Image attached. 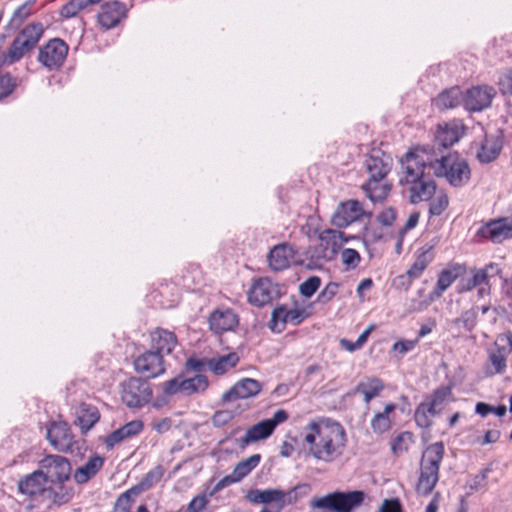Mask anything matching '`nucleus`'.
Wrapping results in <instances>:
<instances>
[{"label": "nucleus", "instance_id": "1", "mask_svg": "<svg viewBox=\"0 0 512 512\" xmlns=\"http://www.w3.org/2000/svg\"><path fill=\"white\" fill-rule=\"evenodd\" d=\"M303 444L308 456L318 462L333 463L346 446L345 430L336 421H312L304 428Z\"/></svg>", "mask_w": 512, "mask_h": 512}, {"label": "nucleus", "instance_id": "2", "mask_svg": "<svg viewBox=\"0 0 512 512\" xmlns=\"http://www.w3.org/2000/svg\"><path fill=\"white\" fill-rule=\"evenodd\" d=\"M425 155L418 151V146L408 150L399 160V184L409 193V202L417 204L432 199L436 193V183L425 174Z\"/></svg>", "mask_w": 512, "mask_h": 512}, {"label": "nucleus", "instance_id": "3", "mask_svg": "<svg viewBox=\"0 0 512 512\" xmlns=\"http://www.w3.org/2000/svg\"><path fill=\"white\" fill-rule=\"evenodd\" d=\"M418 151L425 155L424 160L433 175L444 178L451 186L460 188L470 180V167L457 153L436 149L434 145H420Z\"/></svg>", "mask_w": 512, "mask_h": 512}, {"label": "nucleus", "instance_id": "4", "mask_svg": "<svg viewBox=\"0 0 512 512\" xmlns=\"http://www.w3.org/2000/svg\"><path fill=\"white\" fill-rule=\"evenodd\" d=\"M368 180L362 185L366 196L372 202H382L391 190V184L386 180L392 168V158L380 149H373L365 160Z\"/></svg>", "mask_w": 512, "mask_h": 512}, {"label": "nucleus", "instance_id": "5", "mask_svg": "<svg viewBox=\"0 0 512 512\" xmlns=\"http://www.w3.org/2000/svg\"><path fill=\"white\" fill-rule=\"evenodd\" d=\"M444 456V444L436 442L429 445L422 454L420 475L416 485L419 494L428 495L439 480V468Z\"/></svg>", "mask_w": 512, "mask_h": 512}, {"label": "nucleus", "instance_id": "6", "mask_svg": "<svg viewBox=\"0 0 512 512\" xmlns=\"http://www.w3.org/2000/svg\"><path fill=\"white\" fill-rule=\"evenodd\" d=\"M450 401H452L450 387L436 389L416 408L414 414L416 424L421 428L431 427L432 418L439 415Z\"/></svg>", "mask_w": 512, "mask_h": 512}, {"label": "nucleus", "instance_id": "7", "mask_svg": "<svg viewBox=\"0 0 512 512\" xmlns=\"http://www.w3.org/2000/svg\"><path fill=\"white\" fill-rule=\"evenodd\" d=\"M363 491L334 492L320 498H315L311 506L318 509L331 510L334 512H351L359 507L364 501Z\"/></svg>", "mask_w": 512, "mask_h": 512}, {"label": "nucleus", "instance_id": "8", "mask_svg": "<svg viewBox=\"0 0 512 512\" xmlns=\"http://www.w3.org/2000/svg\"><path fill=\"white\" fill-rule=\"evenodd\" d=\"M120 387L121 400L130 409H141L152 400L153 389L145 379L130 377Z\"/></svg>", "mask_w": 512, "mask_h": 512}, {"label": "nucleus", "instance_id": "9", "mask_svg": "<svg viewBox=\"0 0 512 512\" xmlns=\"http://www.w3.org/2000/svg\"><path fill=\"white\" fill-rule=\"evenodd\" d=\"M308 488L307 485H299L285 492L281 489L250 490L247 499L255 504H271L279 512L284 506L296 502L299 498V491Z\"/></svg>", "mask_w": 512, "mask_h": 512}, {"label": "nucleus", "instance_id": "10", "mask_svg": "<svg viewBox=\"0 0 512 512\" xmlns=\"http://www.w3.org/2000/svg\"><path fill=\"white\" fill-rule=\"evenodd\" d=\"M42 34L43 26L40 23H32L24 27L9 47L5 61L9 64H13L20 60L37 45Z\"/></svg>", "mask_w": 512, "mask_h": 512}, {"label": "nucleus", "instance_id": "11", "mask_svg": "<svg viewBox=\"0 0 512 512\" xmlns=\"http://www.w3.org/2000/svg\"><path fill=\"white\" fill-rule=\"evenodd\" d=\"M38 466L47 482L52 485L62 484L70 479L72 467L64 456L46 455L39 461Z\"/></svg>", "mask_w": 512, "mask_h": 512}, {"label": "nucleus", "instance_id": "12", "mask_svg": "<svg viewBox=\"0 0 512 512\" xmlns=\"http://www.w3.org/2000/svg\"><path fill=\"white\" fill-rule=\"evenodd\" d=\"M134 370L145 380L154 379L162 375L165 370V361L156 351L150 349L134 358Z\"/></svg>", "mask_w": 512, "mask_h": 512}, {"label": "nucleus", "instance_id": "13", "mask_svg": "<svg viewBox=\"0 0 512 512\" xmlns=\"http://www.w3.org/2000/svg\"><path fill=\"white\" fill-rule=\"evenodd\" d=\"M495 95L496 91L493 87L479 85L468 89L465 95H463L462 101L466 110L470 112H480L491 106Z\"/></svg>", "mask_w": 512, "mask_h": 512}, {"label": "nucleus", "instance_id": "14", "mask_svg": "<svg viewBox=\"0 0 512 512\" xmlns=\"http://www.w3.org/2000/svg\"><path fill=\"white\" fill-rule=\"evenodd\" d=\"M67 53V44L59 38H54L40 48L38 61L49 69L59 68L63 64Z\"/></svg>", "mask_w": 512, "mask_h": 512}, {"label": "nucleus", "instance_id": "15", "mask_svg": "<svg viewBox=\"0 0 512 512\" xmlns=\"http://www.w3.org/2000/svg\"><path fill=\"white\" fill-rule=\"evenodd\" d=\"M458 276L459 275L456 268L442 270L438 276V280L433 292L425 300H412L410 304V311L420 312L425 310L434 301L435 298H440L443 295V293L454 283Z\"/></svg>", "mask_w": 512, "mask_h": 512}, {"label": "nucleus", "instance_id": "16", "mask_svg": "<svg viewBox=\"0 0 512 512\" xmlns=\"http://www.w3.org/2000/svg\"><path fill=\"white\" fill-rule=\"evenodd\" d=\"M305 318L306 312L304 309H288L285 305H280L272 311L269 328L273 332L280 333L284 330L286 324L299 325Z\"/></svg>", "mask_w": 512, "mask_h": 512}, {"label": "nucleus", "instance_id": "17", "mask_svg": "<svg viewBox=\"0 0 512 512\" xmlns=\"http://www.w3.org/2000/svg\"><path fill=\"white\" fill-rule=\"evenodd\" d=\"M47 439L51 446L59 452H72L74 436L66 422H53L47 430Z\"/></svg>", "mask_w": 512, "mask_h": 512}, {"label": "nucleus", "instance_id": "18", "mask_svg": "<svg viewBox=\"0 0 512 512\" xmlns=\"http://www.w3.org/2000/svg\"><path fill=\"white\" fill-rule=\"evenodd\" d=\"M364 215L362 204L358 200H348L338 205L332 215V224L338 228H345L359 220Z\"/></svg>", "mask_w": 512, "mask_h": 512}, {"label": "nucleus", "instance_id": "19", "mask_svg": "<svg viewBox=\"0 0 512 512\" xmlns=\"http://www.w3.org/2000/svg\"><path fill=\"white\" fill-rule=\"evenodd\" d=\"M433 259L434 253L432 247L420 249L414 263L410 266L407 272L398 277L399 285L404 286L407 290L413 280L421 277L422 273Z\"/></svg>", "mask_w": 512, "mask_h": 512}, {"label": "nucleus", "instance_id": "20", "mask_svg": "<svg viewBox=\"0 0 512 512\" xmlns=\"http://www.w3.org/2000/svg\"><path fill=\"white\" fill-rule=\"evenodd\" d=\"M279 293L278 286L268 278H260L255 281L248 293L251 304L262 307L270 303Z\"/></svg>", "mask_w": 512, "mask_h": 512}, {"label": "nucleus", "instance_id": "21", "mask_svg": "<svg viewBox=\"0 0 512 512\" xmlns=\"http://www.w3.org/2000/svg\"><path fill=\"white\" fill-rule=\"evenodd\" d=\"M464 135V126L460 121L453 120L439 124L435 134V148L447 149L457 143Z\"/></svg>", "mask_w": 512, "mask_h": 512}, {"label": "nucleus", "instance_id": "22", "mask_svg": "<svg viewBox=\"0 0 512 512\" xmlns=\"http://www.w3.org/2000/svg\"><path fill=\"white\" fill-rule=\"evenodd\" d=\"M507 346H499L495 343V348L489 351L488 362L485 365V374L493 376L502 374L507 368V357L512 351V335L507 338Z\"/></svg>", "mask_w": 512, "mask_h": 512}, {"label": "nucleus", "instance_id": "23", "mask_svg": "<svg viewBox=\"0 0 512 512\" xmlns=\"http://www.w3.org/2000/svg\"><path fill=\"white\" fill-rule=\"evenodd\" d=\"M127 15L125 4L119 1L105 2L97 15L99 24L105 29L116 27Z\"/></svg>", "mask_w": 512, "mask_h": 512}, {"label": "nucleus", "instance_id": "24", "mask_svg": "<svg viewBox=\"0 0 512 512\" xmlns=\"http://www.w3.org/2000/svg\"><path fill=\"white\" fill-rule=\"evenodd\" d=\"M47 480L38 468L32 473L22 477L17 483L18 492L29 498L45 495Z\"/></svg>", "mask_w": 512, "mask_h": 512}, {"label": "nucleus", "instance_id": "25", "mask_svg": "<svg viewBox=\"0 0 512 512\" xmlns=\"http://www.w3.org/2000/svg\"><path fill=\"white\" fill-rule=\"evenodd\" d=\"M479 234L494 243L512 238V220L500 218L490 221L479 229Z\"/></svg>", "mask_w": 512, "mask_h": 512}, {"label": "nucleus", "instance_id": "26", "mask_svg": "<svg viewBox=\"0 0 512 512\" xmlns=\"http://www.w3.org/2000/svg\"><path fill=\"white\" fill-rule=\"evenodd\" d=\"M262 385L259 381L252 378H244L235 383L228 391L222 395L223 402H230L237 399H246L259 394Z\"/></svg>", "mask_w": 512, "mask_h": 512}, {"label": "nucleus", "instance_id": "27", "mask_svg": "<svg viewBox=\"0 0 512 512\" xmlns=\"http://www.w3.org/2000/svg\"><path fill=\"white\" fill-rule=\"evenodd\" d=\"M296 250L293 246L282 243L276 245L269 253L268 262L271 269L274 271H282L289 267L293 261Z\"/></svg>", "mask_w": 512, "mask_h": 512}, {"label": "nucleus", "instance_id": "28", "mask_svg": "<svg viewBox=\"0 0 512 512\" xmlns=\"http://www.w3.org/2000/svg\"><path fill=\"white\" fill-rule=\"evenodd\" d=\"M177 345L176 335L168 330L157 328L151 333V348L164 359V355L170 354Z\"/></svg>", "mask_w": 512, "mask_h": 512}, {"label": "nucleus", "instance_id": "29", "mask_svg": "<svg viewBox=\"0 0 512 512\" xmlns=\"http://www.w3.org/2000/svg\"><path fill=\"white\" fill-rule=\"evenodd\" d=\"M142 430L143 422L141 420H132L107 435L105 444L108 448H113L116 444L139 434Z\"/></svg>", "mask_w": 512, "mask_h": 512}, {"label": "nucleus", "instance_id": "30", "mask_svg": "<svg viewBox=\"0 0 512 512\" xmlns=\"http://www.w3.org/2000/svg\"><path fill=\"white\" fill-rule=\"evenodd\" d=\"M99 418L100 414L95 406L82 403L76 410L74 424L79 426L82 434H86L99 421Z\"/></svg>", "mask_w": 512, "mask_h": 512}, {"label": "nucleus", "instance_id": "31", "mask_svg": "<svg viewBox=\"0 0 512 512\" xmlns=\"http://www.w3.org/2000/svg\"><path fill=\"white\" fill-rule=\"evenodd\" d=\"M238 324V316L230 309L215 311L209 318L211 330L222 333L233 329Z\"/></svg>", "mask_w": 512, "mask_h": 512}, {"label": "nucleus", "instance_id": "32", "mask_svg": "<svg viewBox=\"0 0 512 512\" xmlns=\"http://www.w3.org/2000/svg\"><path fill=\"white\" fill-rule=\"evenodd\" d=\"M503 143L498 136H486L481 147L477 152V159L481 163H490L500 154Z\"/></svg>", "mask_w": 512, "mask_h": 512}, {"label": "nucleus", "instance_id": "33", "mask_svg": "<svg viewBox=\"0 0 512 512\" xmlns=\"http://www.w3.org/2000/svg\"><path fill=\"white\" fill-rule=\"evenodd\" d=\"M104 459L99 455H94L74 472V480L78 484H84L93 478L103 467Z\"/></svg>", "mask_w": 512, "mask_h": 512}, {"label": "nucleus", "instance_id": "34", "mask_svg": "<svg viewBox=\"0 0 512 512\" xmlns=\"http://www.w3.org/2000/svg\"><path fill=\"white\" fill-rule=\"evenodd\" d=\"M384 389V383L377 377H367L358 382L354 393L362 394L364 402L369 404L372 399L377 397Z\"/></svg>", "mask_w": 512, "mask_h": 512}, {"label": "nucleus", "instance_id": "35", "mask_svg": "<svg viewBox=\"0 0 512 512\" xmlns=\"http://www.w3.org/2000/svg\"><path fill=\"white\" fill-rule=\"evenodd\" d=\"M273 431L270 422L263 420L247 429L245 436L239 439V446L245 448L253 442L266 439Z\"/></svg>", "mask_w": 512, "mask_h": 512}, {"label": "nucleus", "instance_id": "36", "mask_svg": "<svg viewBox=\"0 0 512 512\" xmlns=\"http://www.w3.org/2000/svg\"><path fill=\"white\" fill-rule=\"evenodd\" d=\"M239 362V356L236 352H231L223 356L213 357L207 360V368L215 375H223Z\"/></svg>", "mask_w": 512, "mask_h": 512}, {"label": "nucleus", "instance_id": "37", "mask_svg": "<svg viewBox=\"0 0 512 512\" xmlns=\"http://www.w3.org/2000/svg\"><path fill=\"white\" fill-rule=\"evenodd\" d=\"M463 93L457 86L441 92L434 100V105L440 110L453 109L463 101Z\"/></svg>", "mask_w": 512, "mask_h": 512}, {"label": "nucleus", "instance_id": "38", "mask_svg": "<svg viewBox=\"0 0 512 512\" xmlns=\"http://www.w3.org/2000/svg\"><path fill=\"white\" fill-rule=\"evenodd\" d=\"M397 406L394 403L385 405L382 412H378L371 419V429L376 434H383L391 428L390 414L396 410Z\"/></svg>", "mask_w": 512, "mask_h": 512}, {"label": "nucleus", "instance_id": "39", "mask_svg": "<svg viewBox=\"0 0 512 512\" xmlns=\"http://www.w3.org/2000/svg\"><path fill=\"white\" fill-rule=\"evenodd\" d=\"M319 239L326 245V249H331V256H329V259H331L347 241L343 232L333 229L323 230L319 234Z\"/></svg>", "mask_w": 512, "mask_h": 512}, {"label": "nucleus", "instance_id": "40", "mask_svg": "<svg viewBox=\"0 0 512 512\" xmlns=\"http://www.w3.org/2000/svg\"><path fill=\"white\" fill-rule=\"evenodd\" d=\"M45 495L51 499L53 504L60 506L68 503L73 498L74 492L73 488L65 486L64 483L51 484L47 487Z\"/></svg>", "mask_w": 512, "mask_h": 512}, {"label": "nucleus", "instance_id": "41", "mask_svg": "<svg viewBox=\"0 0 512 512\" xmlns=\"http://www.w3.org/2000/svg\"><path fill=\"white\" fill-rule=\"evenodd\" d=\"M182 392L185 395H192L194 393L204 392L208 386L209 381L203 374H197L194 377L181 380Z\"/></svg>", "mask_w": 512, "mask_h": 512}, {"label": "nucleus", "instance_id": "42", "mask_svg": "<svg viewBox=\"0 0 512 512\" xmlns=\"http://www.w3.org/2000/svg\"><path fill=\"white\" fill-rule=\"evenodd\" d=\"M261 456L259 454H253L247 459L240 461L233 469L232 475L240 482L245 478L254 468L260 463Z\"/></svg>", "mask_w": 512, "mask_h": 512}, {"label": "nucleus", "instance_id": "43", "mask_svg": "<svg viewBox=\"0 0 512 512\" xmlns=\"http://www.w3.org/2000/svg\"><path fill=\"white\" fill-rule=\"evenodd\" d=\"M139 493L140 488L132 487L120 494L114 503L112 512H130L135 498Z\"/></svg>", "mask_w": 512, "mask_h": 512}, {"label": "nucleus", "instance_id": "44", "mask_svg": "<svg viewBox=\"0 0 512 512\" xmlns=\"http://www.w3.org/2000/svg\"><path fill=\"white\" fill-rule=\"evenodd\" d=\"M478 307H473L464 311L459 317L452 320V325L459 330L462 328L467 332H471L477 324Z\"/></svg>", "mask_w": 512, "mask_h": 512}, {"label": "nucleus", "instance_id": "45", "mask_svg": "<svg viewBox=\"0 0 512 512\" xmlns=\"http://www.w3.org/2000/svg\"><path fill=\"white\" fill-rule=\"evenodd\" d=\"M164 468L162 465H157L150 471H148L145 476L140 481L139 485L137 486L140 488V492L142 490L149 489L153 487L155 484H157L164 475Z\"/></svg>", "mask_w": 512, "mask_h": 512}, {"label": "nucleus", "instance_id": "46", "mask_svg": "<svg viewBox=\"0 0 512 512\" xmlns=\"http://www.w3.org/2000/svg\"><path fill=\"white\" fill-rule=\"evenodd\" d=\"M413 443V434L410 432H402L396 436L392 443L391 449L395 455H401L406 452L409 446Z\"/></svg>", "mask_w": 512, "mask_h": 512}, {"label": "nucleus", "instance_id": "47", "mask_svg": "<svg viewBox=\"0 0 512 512\" xmlns=\"http://www.w3.org/2000/svg\"><path fill=\"white\" fill-rule=\"evenodd\" d=\"M449 205V197L445 192H439L431 201L429 207L430 216L441 215Z\"/></svg>", "mask_w": 512, "mask_h": 512}, {"label": "nucleus", "instance_id": "48", "mask_svg": "<svg viewBox=\"0 0 512 512\" xmlns=\"http://www.w3.org/2000/svg\"><path fill=\"white\" fill-rule=\"evenodd\" d=\"M483 284H488V283L485 280V276L482 275L480 273V271L477 269V270L473 271V274L471 277L462 280L461 286L459 288V292L470 291L476 287L477 288L480 287Z\"/></svg>", "mask_w": 512, "mask_h": 512}, {"label": "nucleus", "instance_id": "49", "mask_svg": "<svg viewBox=\"0 0 512 512\" xmlns=\"http://www.w3.org/2000/svg\"><path fill=\"white\" fill-rule=\"evenodd\" d=\"M321 279L317 276H311L300 284L299 291L304 297H311L320 287Z\"/></svg>", "mask_w": 512, "mask_h": 512}, {"label": "nucleus", "instance_id": "50", "mask_svg": "<svg viewBox=\"0 0 512 512\" xmlns=\"http://www.w3.org/2000/svg\"><path fill=\"white\" fill-rule=\"evenodd\" d=\"M361 257L355 249L346 248L341 251V261L347 269H354L360 263Z\"/></svg>", "mask_w": 512, "mask_h": 512}, {"label": "nucleus", "instance_id": "51", "mask_svg": "<svg viewBox=\"0 0 512 512\" xmlns=\"http://www.w3.org/2000/svg\"><path fill=\"white\" fill-rule=\"evenodd\" d=\"M16 78L10 74L0 75V100L9 96L16 88Z\"/></svg>", "mask_w": 512, "mask_h": 512}, {"label": "nucleus", "instance_id": "52", "mask_svg": "<svg viewBox=\"0 0 512 512\" xmlns=\"http://www.w3.org/2000/svg\"><path fill=\"white\" fill-rule=\"evenodd\" d=\"M497 84L502 95L512 96V67L499 76Z\"/></svg>", "mask_w": 512, "mask_h": 512}, {"label": "nucleus", "instance_id": "53", "mask_svg": "<svg viewBox=\"0 0 512 512\" xmlns=\"http://www.w3.org/2000/svg\"><path fill=\"white\" fill-rule=\"evenodd\" d=\"M32 10V3L25 2L21 6H19L13 13L11 17V24L14 26H19L25 19H27Z\"/></svg>", "mask_w": 512, "mask_h": 512}, {"label": "nucleus", "instance_id": "54", "mask_svg": "<svg viewBox=\"0 0 512 512\" xmlns=\"http://www.w3.org/2000/svg\"><path fill=\"white\" fill-rule=\"evenodd\" d=\"M81 10H83L80 0H70L62 6L60 14L64 18L75 17Z\"/></svg>", "mask_w": 512, "mask_h": 512}, {"label": "nucleus", "instance_id": "55", "mask_svg": "<svg viewBox=\"0 0 512 512\" xmlns=\"http://www.w3.org/2000/svg\"><path fill=\"white\" fill-rule=\"evenodd\" d=\"M209 500L205 494L195 496L188 504L187 512H204Z\"/></svg>", "mask_w": 512, "mask_h": 512}, {"label": "nucleus", "instance_id": "56", "mask_svg": "<svg viewBox=\"0 0 512 512\" xmlns=\"http://www.w3.org/2000/svg\"><path fill=\"white\" fill-rule=\"evenodd\" d=\"M234 417V414L230 410H219L212 416V424L215 427H223L228 424Z\"/></svg>", "mask_w": 512, "mask_h": 512}, {"label": "nucleus", "instance_id": "57", "mask_svg": "<svg viewBox=\"0 0 512 512\" xmlns=\"http://www.w3.org/2000/svg\"><path fill=\"white\" fill-rule=\"evenodd\" d=\"M339 285L335 282H330L326 285V287L319 293L318 302L325 304L329 302L338 291Z\"/></svg>", "mask_w": 512, "mask_h": 512}, {"label": "nucleus", "instance_id": "58", "mask_svg": "<svg viewBox=\"0 0 512 512\" xmlns=\"http://www.w3.org/2000/svg\"><path fill=\"white\" fill-rule=\"evenodd\" d=\"M187 371L196 372L198 374H202L207 368V360L199 359L195 357H190L185 364Z\"/></svg>", "mask_w": 512, "mask_h": 512}, {"label": "nucleus", "instance_id": "59", "mask_svg": "<svg viewBox=\"0 0 512 512\" xmlns=\"http://www.w3.org/2000/svg\"><path fill=\"white\" fill-rule=\"evenodd\" d=\"M418 344V339L414 340H400L393 344V350L400 353L405 354L411 350H413Z\"/></svg>", "mask_w": 512, "mask_h": 512}, {"label": "nucleus", "instance_id": "60", "mask_svg": "<svg viewBox=\"0 0 512 512\" xmlns=\"http://www.w3.org/2000/svg\"><path fill=\"white\" fill-rule=\"evenodd\" d=\"M163 392L168 395H174L177 392H182L181 380L178 378L170 379L162 384Z\"/></svg>", "mask_w": 512, "mask_h": 512}, {"label": "nucleus", "instance_id": "61", "mask_svg": "<svg viewBox=\"0 0 512 512\" xmlns=\"http://www.w3.org/2000/svg\"><path fill=\"white\" fill-rule=\"evenodd\" d=\"M380 512H402L399 499H385L381 505Z\"/></svg>", "mask_w": 512, "mask_h": 512}, {"label": "nucleus", "instance_id": "62", "mask_svg": "<svg viewBox=\"0 0 512 512\" xmlns=\"http://www.w3.org/2000/svg\"><path fill=\"white\" fill-rule=\"evenodd\" d=\"M237 483V480L233 477L232 473L223 477L221 480H219L215 486L212 488L210 492V496H213L214 494L218 493L225 487L230 486L231 484Z\"/></svg>", "mask_w": 512, "mask_h": 512}, {"label": "nucleus", "instance_id": "63", "mask_svg": "<svg viewBox=\"0 0 512 512\" xmlns=\"http://www.w3.org/2000/svg\"><path fill=\"white\" fill-rule=\"evenodd\" d=\"M482 275L485 276V280L488 283L489 280L501 273V269L498 264L490 263L484 268L478 269Z\"/></svg>", "mask_w": 512, "mask_h": 512}, {"label": "nucleus", "instance_id": "64", "mask_svg": "<svg viewBox=\"0 0 512 512\" xmlns=\"http://www.w3.org/2000/svg\"><path fill=\"white\" fill-rule=\"evenodd\" d=\"M500 436L501 433L499 430H488L486 431L482 439H477V443H479L482 446L491 443H496L500 439Z\"/></svg>", "mask_w": 512, "mask_h": 512}]
</instances>
